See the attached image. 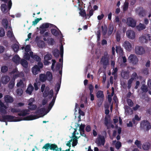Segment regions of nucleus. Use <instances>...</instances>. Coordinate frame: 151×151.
Instances as JSON below:
<instances>
[{
    "label": "nucleus",
    "mask_w": 151,
    "mask_h": 151,
    "mask_svg": "<svg viewBox=\"0 0 151 151\" xmlns=\"http://www.w3.org/2000/svg\"><path fill=\"white\" fill-rule=\"evenodd\" d=\"M103 134L102 135L100 134H99L97 137L96 139L95 142L97 145L98 146L101 145H104L105 142V137L104 136H106L107 133L106 131H104L103 132Z\"/></svg>",
    "instance_id": "nucleus-1"
},
{
    "label": "nucleus",
    "mask_w": 151,
    "mask_h": 151,
    "mask_svg": "<svg viewBox=\"0 0 151 151\" xmlns=\"http://www.w3.org/2000/svg\"><path fill=\"white\" fill-rule=\"evenodd\" d=\"M140 127L141 129L147 131H148L151 128L150 123L147 120H145L141 121Z\"/></svg>",
    "instance_id": "nucleus-2"
},
{
    "label": "nucleus",
    "mask_w": 151,
    "mask_h": 151,
    "mask_svg": "<svg viewBox=\"0 0 151 151\" xmlns=\"http://www.w3.org/2000/svg\"><path fill=\"white\" fill-rule=\"evenodd\" d=\"M100 62L104 66H107L109 64V56L107 54H104L101 58Z\"/></svg>",
    "instance_id": "nucleus-3"
},
{
    "label": "nucleus",
    "mask_w": 151,
    "mask_h": 151,
    "mask_svg": "<svg viewBox=\"0 0 151 151\" xmlns=\"http://www.w3.org/2000/svg\"><path fill=\"white\" fill-rule=\"evenodd\" d=\"M135 52L137 54L141 55L145 53V50L142 47L137 46L135 47Z\"/></svg>",
    "instance_id": "nucleus-4"
},
{
    "label": "nucleus",
    "mask_w": 151,
    "mask_h": 151,
    "mask_svg": "<svg viewBox=\"0 0 151 151\" xmlns=\"http://www.w3.org/2000/svg\"><path fill=\"white\" fill-rule=\"evenodd\" d=\"M130 63L132 64L136 65L138 63V59L136 56L134 55H131L128 58Z\"/></svg>",
    "instance_id": "nucleus-5"
},
{
    "label": "nucleus",
    "mask_w": 151,
    "mask_h": 151,
    "mask_svg": "<svg viewBox=\"0 0 151 151\" xmlns=\"http://www.w3.org/2000/svg\"><path fill=\"white\" fill-rule=\"evenodd\" d=\"M149 34H145L139 38V41L142 43H147L149 41Z\"/></svg>",
    "instance_id": "nucleus-6"
},
{
    "label": "nucleus",
    "mask_w": 151,
    "mask_h": 151,
    "mask_svg": "<svg viewBox=\"0 0 151 151\" xmlns=\"http://www.w3.org/2000/svg\"><path fill=\"white\" fill-rule=\"evenodd\" d=\"M136 10V12H138V15L140 17H142L146 15V11L143 7H139Z\"/></svg>",
    "instance_id": "nucleus-7"
},
{
    "label": "nucleus",
    "mask_w": 151,
    "mask_h": 151,
    "mask_svg": "<svg viewBox=\"0 0 151 151\" xmlns=\"http://www.w3.org/2000/svg\"><path fill=\"white\" fill-rule=\"evenodd\" d=\"M127 22L130 27H134L136 25V22L135 20L131 17L127 19Z\"/></svg>",
    "instance_id": "nucleus-8"
},
{
    "label": "nucleus",
    "mask_w": 151,
    "mask_h": 151,
    "mask_svg": "<svg viewBox=\"0 0 151 151\" xmlns=\"http://www.w3.org/2000/svg\"><path fill=\"white\" fill-rule=\"evenodd\" d=\"M126 35L130 39H133L135 38V34L134 32L132 30H128L126 32Z\"/></svg>",
    "instance_id": "nucleus-9"
},
{
    "label": "nucleus",
    "mask_w": 151,
    "mask_h": 151,
    "mask_svg": "<svg viewBox=\"0 0 151 151\" xmlns=\"http://www.w3.org/2000/svg\"><path fill=\"white\" fill-rule=\"evenodd\" d=\"M5 102L6 103H12L14 101L13 98L8 95H5L4 97Z\"/></svg>",
    "instance_id": "nucleus-10"
},
{
    "label": "nucleus",
    "mask_w": 151,
    "mask_h": 151,
    "mask_svg": "<svg viewBox=\"0 0 151 151\" xmlns=\"http://www.w3.org/2000/svg\"><path fill=\"white\" fill-rule=\"evenodd\" d=\"M52 58V55L50 54H47L44 57V64L45 65H48L50 63V62L48 60H51Z\"/></svg>",
    "instance_id": "nucleus-11"
},
{
    "label": "nucleus",
    "mask_w": 151,
    "mask_h": 151,
    "mask_svg": "<svg viewBox=\"0 0 151 151\" xmlns=\"http://www.w3.org/2000/svg\"><path fill=\"white\" fill-rule=\"evenodd\" d=\"M32 73L35 75L38 74L39 72H41L40 68H39L37 65H35L32 69Z\"/></svg>",
    "instance_id": "nucleus-12"
},
{
    "label": "nucleus",
    "mask_w": 151,
    "mask_h": 151,
    "mask_svg": "<svg viewBox=\"0 0 151 151\" xmlns=\"http://www.w3.org/2000/svg\"><path fill=\"white\" fill-rule=\"evenodd\" d=\"M123 46L127 50L129 51H131L132 50V45L128 41H125L124 42Z\"/></svg>",
    "instance_id": "nucleus-13"
},
{
    "label": "nucleus",
    "mask_w": 151,
    "mask_h": 151,
    "mask_svg": "<svg viewBox=\"0 0 151 151\" xmlns=\"http://www.w3.org/2000/svg\"><path fill=\"white\" fill-rule=\"evenodd\" d=\"M43 40L44 41H46L47 43L49 45H52L55 43V40L52 38H48L46 39V38L44 37Z\"/></svg>",
    "instance_id": "nucleus-14"
},
{
    "label": "nucleus",
    "mask_w": 151,
    "mask_h": 151,
    "mask_svg": "<svg viewBox=\"0 0 151 151\" xmlns=\"http://www.w3.org/2000/svg\"><path fill=\"white\" fill-rule=\"evenodd\" d=\"M10 80V78L8 76H2L1 79V83L4 84H7Z\"/></svg>",
    "instance_id": "nucleus-15"
},
{
    "label": "nucleus",
    "mask_w": 151,
    "mask_h": 151,
    "mask_svg": "<svg viewBox=\"0 0 151 151\" xmlns=\"http://www.w3.org/2000/svg\"><path fill=\"white\" fill-rule=\"evenodd\" d=\"M30 57L35 60L37 61H41V59L40 57L37 55H33L32 52H29Z\"/></svg>",
    "instance_id": "nucleus-16"
},
{
    "label": "nucleus",
    "mask_w": 151,
    "mask_h": 151,
    "mask_svg": "<svg viewBox=\"0 0 151 151\" xmlns=\"http://www.w3.org/2000/svg\"><path fill=\"white\" fill-rule=\"evenodd\" d=\"M28 111L26 109L22 110L20 109V111L17 114V115L19 116H25L29 114L28 113Z\"/></svg>",
    "instance_id": "nucleus-17"
},
{
    "label": "nucleus",
    "mask_w": 151,
    "mask_h": 151,
    "mask_svg": "<svg viewBox=\"0 0 151 151\" xmlns=\"http://www.w3.org/2000/svg\"><path fill=\"white\" fill-rule=\"evenodd\" d=\"M116 53L120 55H123V51L122 48L120 46H116Z\"/></svg>",
    "instance_id": "nucleus-18"
},
{
    "label": "nucleus",
    "mask_w": 151,
    "mask_h": 151,
    "mask_svg": "<svg viewBox=\"0 0 151 151\" xmlns=\"http://www.w3.org/2000/svg\"><path fill=\"white\" fill-rule=\"evenodd\" d=\"M53 25H54L53 24L48 23H44L40 26V28L45 29L48 28L50 26L52 27Z\"/></svg>",
    "instance_id": "nucleus-19"
},
{
    "label": "nucleus",
    "mask_w": 151,
    "mask_h": 151,
    "mask_svg": "<svg viewBox=\"0 0 151 151\" xmlns=\"http://www.w3.org/2000/svg\"><path fill=\"white\" fill-rule=\"evenodd\" d=\"M34 89V87L31 84H29V86L26 90V92L28 94L31 95L32 93V92Z\"/></svg>",
    "instance_id": "nucleus-20"
},
{
    "label": "nucleus",
    "mask_w": 151,
    "mask_h": 151,
    "mask_svg": "<svg viewBox=\"0 0 151 151\" xmlns=\"http://www.w3.org/2000/svg\"><path fill=\"white\" fill-rule=\"evenodd\" d=\"M20 59V58L18 55H16L14 56L12 58V61L16 64H19V63Z\"/></svg>",
    "instance_id": "nucleus-21"
},
{
    "label": "nucleus",
    "mask_w": 151,
    "mask_h": 151,
    "mask_svg": "<svg viewBox=\"0 0 151 151\" xmlns=\"http://www.w3.org/2000/svg\"><path fill=\"white\" fill-rule=\"evenodd\" d=\"M20 63L21 64L24 68H27L28 66V63L27 60L24 59H22L20 61Z\"/></svg>",
    "instance_id": "nucleus-22"
},
{
    "label": "nucleus",
    "mask_w": 151,
    "mask_h": 151,
    "mask_svg": "<svg viewBox=\"0 0 151 151\" xmlns=\"http://www.w3.org/2000/svg\"><path fill=\"white\" fill-rule=\"evenodd\" d=\"M40 82L39 81H38L37 79H36L35 82L34 84V88L35 91H37L39 87H40Z\"/></svg>",
    "instance_id": "nucleus-23"
},
{
    "label": "nucleus",
    "mask_w": 151,
    "mask_h": 151,
    "mask_svg": "<svg viewBox=\"0 0 151 151\" xmlns=\"http://www.w3.org/2000/svg\"><path fill=\"white\" fill-rule=\"evenodd\" d=\"M96 95L97 98H100L103 99L104 96L103 91L101 90L98 91L96 93Z\"/></svg>",
    "instance_id": "nucleus-24"
},
{
    "label": "nucleus",
    "mask_w": 151,
    "mask_h": 151,
    "mask_svg": "<svg viewBox=\"0 0 151 151\" xmlns=\"http://www.w3.org/2000/svg\"><path fill=\"white\" fill-rule=\"evenodd\" d=\"M2 23L3 26L5 29L8 28V22L6 19H3L2 20Z\"/></svg>",
    "instance_id": "nucleus-25"
},
{
    "label": "nucleus",
    "mask_w": 151,
    "mask_h": 151,
    "mask_svg": "<svg viewBox=\"0 0 151 151\" xmlns=\"http://www.w3.org/2000/svg\"><path fill=\"white\" fill-rule=\"evenodd\" d=\"M53 56L56 58H58L60 54V52L57 49H54L52 52Z\"/></svg>",
    "instance_id": "nucleus-26"
},
{
    "label": "nucleus",
    "mask_w": 151,
    "mask_h": 151,
    "mask_svg": "<svg viewBox=\"0 0 151 151\" xmlns=\"http://www.w3.org/2000/svg\"><path fill=\"white\" fill-rule=\"evenodd\" d=\"M45 75L47 76V80L49 81H52V73L50 72H47Z\"/></svg>",
    "instance_id": "nucleus-27"
},
{
    "label": "nucleus",
    "mask_w": 151,
    "mask_h": 151,
    "mask_svg": "<svg viewBox=\"0 0 151 151\" xmlns=\"http://www.w3.org/2000/svg\"><path fill=\"white\" fill-rule=\"evenodd\" d=\"M47 76L44 74H41L39 76V80L42 82L45 81L47 79Z\"/></svg>",
    "instance_id": "nucleus-28"
},
{
    "label": "nucleus",
    "mask_w": 151,
    "mask_h": 151,
    "mask_svg": "<svg viewBox=\"0 0 151 151\" xmlns=\"http://www.w3.org/2000/svg\"><path fill=\"white\" fill-rule=\"evenodd\" d=\"M1 9L2 11L4 13H6L8 11L7 9L6 5L4 4H2L1 5Z\"/></svg>",
    "instance_id": "nucleus-29"
},
{
    "label": "nucleus",
    "mask_w": 151,
    "mask_h": 151,
    "mask_svg": "<svg viewBox=\"0 0 151 151\" xmlns=\"http://www.w3.org/2000/svg\"><path fill=\"white\" fill-rule=\"evenodd\" d=\"M125 110L128 114L131 115L133 113V110L128 106H127L126 107Z\"/></svg>",
    "instance_id": "nucleus-30"
},
{
    "label": "nucleus",
    "mask_w": 151,
    "mask_h": 151,
    "mask_svg": "<svg viewBox=\"0 0 151 151\" xmlns=\"http://www.w3.org/2000/svg\"><path fill=\"white\" fill-rule=\"evenodd\" d=\"M102 33L104 36L105 35L107 32V28L106 25H104V26H102L101 27Z\"/></svg>",
    "instance_id": "nucleus-31"
},
{
    "label": "nucleus",
    "mask_w": 151,
    "mask_h": 151,
    "mask_svg": "<svg viewBox=\"0 0 151 151\" xmlns=\"http://www.w3.org/2000/svg\"><path fill=\"white\" fill-rule=\"evenodd\" d=\"M114 28L113 25L110 24L109 25L107 32L108 35H110L112 33L114 30Z\"/></svg>",
    "instance_id": "nucleus-32"
},
{
    "label": "nucleus",
    "mask_w": 151,
    "mask_h": 151,
    "mask_svg": "<svg viewBox=\"0 0 151 151\" xmlns=\"http://www.w3.org/2000/svg\"><path fill=\"white\" fill-rule=\"evenodd\" d=\"M142 147L144 150H147L150 148V145L149 142H146L143 144Z\"/></svg>",
    "instance_id": "nucleus-33"
},
{
    "label": "nucleus",
    "mask_w": 151,
    "mask_h": 151,
    "mask_svg": "<svg viewBox=\"0 0 151 151\" xmlns=\"http://www.w3.org/2000/svg\"><path fill=\"white\" fill-rule=\"evenodd\" d=\"M45 110V109L44 108H41L37 110L35 112V113L38 115H41L42 113L44 112Z\"/></svg>",
    "instance_id": "nucleus-34"
},
{
    "label": "nucleus",
    "mask_w": 151,
    "mask_h": 151,
    "mask_svg": "<svg viewBox=\"0 0 151 151\" xmlns=\"http://www.w3.org/2000/svg\"><path fill=\"white\" fill-rule=\"evenodd\" d=\"M121 76L122 77L126 79H128L129 78V73L127 72H122L121 74Z\"/></svg>",
    "instance_id": "nucleus-35"
},
{
    "label": "nucleus",
    "mask_w": 151,
    "mask_h": 151,
    "mask_svg": "<svg viewBox=\"0 0 151 151\" xmlns=\"http://www.w3.org/2000/svg\"><path fill=\"white\" fill-rule=\"evenodd\" d=\"M15 79H12L9 82L8 85V87L10 89H12L14 85Z\"/></svg>",
    "instance_id": "nucleus-36"
},
{
    "label": "nucleus",
    "mask_w": 151,
    "mask_h": 151,
    "mask_svg": "<svg viewBox=\"0 0 151 151\" xmlns=\"http://www.w3.org/2000/svg\"><path fill=\"white\" fill-rule=\"evenodd\" d=\"M79 137H78L76 136H75V138H73L72 139L73 142H72V146L75 147L76 146L78 143V140L77 139H78Z\"/></svg>",
    "instance_id": "nucleus-37"
},
{
    "label": "nucleus",
    "mask_w": 151,
    "mask_h": 151,
    "mask_svg": "<svg viewBox=\"0 0 151 151\" xmlns=\"http://www.w3.org/2000/svg\"><path fill=\"white\" fill-rule=\"evenodd\" d=\"M8 67L6 66H2L1 68V72L3 73H5L8 71Z\"/></svg>",
    "instance_id": "nucleus-38"
},
{
    "label": "nucleus",
    "mask_w": 151,
    "mask_h": 151,
    "mask_svg": "<svg viewBox=\"0 0 151 151\" xmlns=\"http://www.w3.org/2000/svg\"><path fill=\"white\" fill-rule=\"evenodd\" d=\"M51 31L52 34L55 36H58L59 35V32L55 29H52Z\"/></svg>",
    "instance_id": "nucleus-39"
},
{
    "label": "nucleus",
    "mask_w": 151,
    "mask_h": 151,
    "mask_svg": "<svg viewBox=\"0 0 151 151\" xmlns=\"http://www.w3.org/2000/svg\"><path fill=\"white\" fill-rule=\"evenodd\" d=\"M133 81V79L131 78L127 82V88L128 89H130L131 87V84Z\"/></svg>",
    "instance_id": "nucleus-40"
},
{
    "label": "nucleus",
    "mask_w": 151,
    "mask_h": 151,
    "mask_svg": "<svg viewBox=\"0 0 151 151\" xmlns=\"http://www.w3.org/2000/svg\"><path fill=\"white\" fill-rule=\"evenodd\" d=\"M141 89L143 92L145 93H146L148 91L147 87L145 84L142 85L141 87Z\"/></svg>",
    "instance_id": "nucleus-41"
},
{
    "label": "nucleus",
    "mask_w": 151,
    "mask_h": 151,
    "mask_svg": "<svg viewBox=\"0 0 151 151\" xmlns=\"http://www.w3.org/2000/svg\"><path fill=\"white\" fill-rule=\"evenodd\" d=\"M129 3L128 2H125L123 5V10L124 11H126L128 8Z\"/></svg>",
    "instance_id": "nucleus-42"
},
{
    "label": "nucleus",
    "mask_w": 151,
    "mask_h": 151,
    "mask_svg": "<svg viewBox=\"0 0 151 151\" xmlns=\"http://www.w3.org/2000/svg\"><path fill=\"white\" fill-rule=\"evenodd\" d=\"M146 26L143 24L140 23L139 25L137 26V28L139 30H141L144 29L145 28Z\"/></svg>",
    "instance_id": "nucleus-43"
},
{
    "label": "nucleus",
    "mask_w": 151,
    "mask_h": 151,
    "mask_svg": "<svg viewBox=\"0 0 151 151\" xmlns=\"http://www.w3.org/2000/svg\"><path fill=\"white\" fill-rule=\"evenodd\" d=\"M28 105V108L32 111L34 110L37 108V106L36 104H32L31 105Z\"/></svg>",
    "instance_id": "nucleus-44"
},
{
    "label": "nucleus",
    "mask_w": 151,
    "mask_h": 151,
    "mask_svg": "<svg viewBox=\"0 0 151 151\" xmlns=\"http://www.w3.org/2000/svg\"><path fill=\"white\" fill-rule=\"evenodd\" d=\"M6 109H5L4 107H0V112L4 115L6 114L7 113Z\"/></svg>",
    "instance_id": "nucleus-45"
},
{
    "label": "nucleus",
    "mask_w": 151,
    "mask_h": 151,
    "mask_svg": "<svg viewBox=\"0 0 151 151\" xmlns=\"http://www.w3.org/2000/svg\"><path fill=\"white\" fill-rule=\"evenodd\" d=\"M20 111V109H19L13 108L11 109V111L13 113H18Z\"/></svg>",
    "instance_id": "nucleus-46"
},
{
    "label": "nucleus",
    "mask_w": 151,
    "mask_h": 151,
    "mask_svg": "<svg viewBox=\"0 0 151 151\" xmlns=\"http://www.w3.org/2000/svg\"><path fill=\"white\" fill-rule=\"evenodd\" d=\"M16 92L18 95L21 96L23 93V91L21 88H18L17 89Z\"/></svg>",
    "instance_id": "nucleus-47"
},
{
    "label": "nucleus",
    "mask_w": 151,
    "mask_h": 151,
    "mask_svg": "<svg viewBox=\"0 0 151 151\" xmlns=\"http://www.w3.org/2000/svg\"><path fill=\"white\" fill-rule=\"evenodd\" d=\"M79 14L83 17H86L87 16L85 10L84 9L81 10L79 12Z\"/></svg>",
    "instance_id": "nucleus-48"
},
{
    "label": "nucleus",
    "mask_w": 151,
    "mask_h": 151,
    "mask_svg": "<svg viewBox=\"0 0 151 151\" xmlns=\"http://www.w3.org/2000/svg\"><path fill=\"white\" fill-rule=\"evenodd\" d=\"M30 54L28 52H25L24 56V58L27 60H29L30 58Z\"/></svg>",
    "instance_id": "nucleus-49"
},
{
    "label": "nucleus",
    "mask_w": 151,
    "mask_h": 151,
    "mask_svg": "<svg viewBox=\"0 0 151 151\" xmlns=\"http://www.w3.org/2000/svg\"><path fill=\"white\" fill-rule=\"evenodd\" d=\"M121 146H122L121 143L119 141L117 142L115 144V147H116V148L117 150L119 149L120 148V147H121Z\"/></svg>",
    "instance_id": "nucleus-50"
},
{
    "label": "nucleus",
    "mask_w": 151,
    "mask_h": 151,
    "mask_svg": "<svg viewBox=\"0 0 151 151\" xmlns=\"http://www.w3.org/2000/svg\"><path fill=\"white\" fill-rule=\"evenodd\" d=\"M5 35L4 29L2 27L0 28V37H3Z\"/></svg>",
    "instance_id": "nucleus-51"
},
{
    "label": "nucleus",
    "mask_w": 151,
    "mask_h": 151,
    "mask_svg": "<svg viewBox=\"0 0 151 151\" xmlns=\"http://www.w3.org/2000/svg\"><path fill=\"white\" fill-rule=\"evenodd\" d=\"M104 119V124L107 127V128L108 129V124L109 123V120L108 119V117H105Z\"/></svg>",
    "instance_id": "nucleus-52"
},
{
    "label": "nucleus",
    "mask_w": 151,
    "mask_h": 151,
    "mask_svg": "<svg viewBox=\"0 0 151 151\" xmlns=\"http://www.w3.org/2000/svg\"><path fill=\"white\" fill-rule=\"evenodd\" d=\"M127 102L128 105L132 107L133 106V103L131 99H127Z\"/></svg>",
    "instance_id": "nucleus-53"
},
{
    "label": "nucleus",
    "mask_w": 151,
    "mask_h": 151,
    "mask_svg": "<svg viewBox=\"0 0 151 151\" xmlns=\"http://www.w3.org/2000/svg\"><path fill=\"white\" fill-rule=\"evenodd\" d=\"M42 18H38L36 19H35L34 21L32 22V25H35L39 22L40 20H41Z\"/></svg>",
    "instance_id": "nucleus-54"
},
{
    "label": "nucleus",
    "mask_w": 151,
    "mask_h": 151,
    "mask_svg": "<svg viewBox=\"0 0 151 151\" xmlns=\"http://www.w3.org/2000/svg\"><path fill=\"white\" fill-rule=\"evenodd\" d=\"M19 48V46L17 44L14 45L13 46V49L14 52H15L18 51Z\"/></svg>",
    "instance_id": "nucleus-55"
},
{
    "label": "nucleus",
    "mask_w": 151,
    "mask_h": 151,
    "mask_svg": "<svg viewBox=\"0 0 151 151\" xmlns=\"http://www.w3.org/2000/svg\"><path fill=\"white\" fill-rule=\"evenodd\" d=\"M97 41H99L100 40L101 37V31L100 30L97 31Z\"/></svg>",
    "instance_id": "nucleus-56"
},
{
    "label": "nucleus",
    "mask_w": 151,
    "mask_h": 151,
    "mask_svg": "<svg viewBox=\"0 0 151 151\" xmlns=\"http://www.w3.org/2000/svg\"><path fill=\"white\" fill-rule=\"evenodd\" d=\"M134 143L138 147H141L142 145L140 141L137 139L135 141Z\"/></svg>",
    "instance_id": "nucleus-57"
},
{
    "label": "nucleus",
    "mask_w": 151,
    "mask_h": 151,
    "mask_svg": "<svg viewBox=\"0 0 151 151\" xmlns=\"http://www.w3.org/2000/svg\"><path fill=\"white\" fill-rule=\"evenodd\" d=\"M85 126V124H81L80 126V127H79V130L80 131L83 132L84 131H85L84 128Z\"/></svg>",
    "instance_id": "nucleus-58"
},
{
    "label": "nucleus",
    "mask_w": 151,
    "mask_h": 151,
    "mask_svg": "<svg viewBox=\"0 0 151 151\" xmlns=\"http://www.w3.org/2000/svg\"><path fill=\"white\" fill-rule=\"evenodd\" d=\"M94 11L93 9H91L89 11V13L87 14V16H89V18L93 14Z\"/></svg>",
    "instance_id": "nucleus-59"
},
{
    "label": "nucleus",
    "mask_w": 151,
    "mask_h": 151,
    "mask_svg": "<svg viewBox=\"0 0 151 151\" xmlns=\"http://www.w3.org/2000/svg\"><path fill=\"white\" fill-rule=\"evenodd\" d=\"M132 77L131 78H132L133 79V80L134 79H136L137 78H138V76L136 72H134L132 74Z\"/></svg>",
    "instance_id": "nucleus-60"
},
{
    "label": "nucleus",
    "mask_w": 151,
    "mask_h": 151,
    "mask_svg": "<svg viewBox=\"0 0 151 151\" xmlns=\"http://www.w3.org/2000/svg\"><path fill=\"white\" fill-rule=\"evenodd\" d=\"M116 40L117 42H119L121 39V35L120 33L117 32L116 35Z\"/></svg>",
    "instance_id": "nucleus-61"
},
{
    "label": "nucleus",
    "mask_w": 151,
    "mask_h": 151,
    "mask_svg": "<svg viewBox=\"0 0 151 151\" xmlns=\"http://www.w3.org/2000/svg\"><path fill=\"white\" fill-rule=\"evenodd\" d=\"M13 33L10 30H9L7 32V36L9 38H12V37Z\"/></svg>",
    "instance_id": "nucleus-62"
},
{
    "label": "nucleus",
    "mask_w": 151,
    "mask_h": 151,
    "mask_svg": "<svg viewBox=\"0 0 151 151\" xmlns=\"http://www.w3.org/2000/svg\"><path fill=\"white\" fill-rule=\"evenodd\" d=\"M85 130L87 132H89L91 130V127L89 125H87L86 127Z\"/></svg>",
    "instance_id": "nucleus-63"
},
{
    "label": "nucleus",
    "mask_w": 151,
    "mask_h": 151,
    "mask_svg": "<svg viewBox=\"0 0 151 151\" xmlns=\"http://www.w3.org/2000/svg\"><path fill=\"white\" fill-rule=\"evenodd\" d=\"M114 22H117V23L119 25L121 23V22L119 20V17L117 16L116 17L115 19L114 20Z\"/></svg>",
    "instance_id": "nucleus-64"
}]
</instances>
